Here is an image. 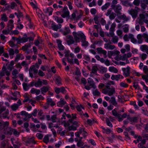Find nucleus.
<instances>
[{"label": "nucleus", "instance_id": "obj_1", "mask_svg": "<svg viewBox=\"0 0 148 148\" xmlns=\"http://www.w3.org/2000/svg\"><path fill=\"white\" fill-rule=\"evenodd\" d=\"M9 122L3 121L0 122V129H3V132L5 134L11 135L12 133L15 136H18L19 135V132L15 129H13L8 127Z\"/></svg>", "mask_w": 148, "mask_h": 148}, {"label": "nucleus", "instance_id": "obj_2", "mask_svg": "<svg viewBox=\"0 0 148 148\" xmlns=\"http://www.w3.org/2000/svg\"><path fill=\"white\" fill-rule=\"evenodd\" d=\"M115 89L113 87L111 88L109 84H107L105 87L102 89V92L109 96L112 95L115 93Z\"/></svg>", "mask_w": 148, "mask_h": 148}, {"label": "nucleus", "instance_id": "obj_3", "mask_svg": "<svg viewBox=\"0 0 148 148\" xmlns=\"http://www.w3.org/2000/svg\"><path fill=\"white\" fill-rule=\"evenodd\" d=\"M79 131L75 133L76 136L78 138H80V139L85 138L87 135L86 132L84 128L81 127L79 129Z\"/></svg>", "mask_w": 148, "mask_h": 148}, {"label": "nucleus", "instance_id": "obj_4", "mask_svg": "<svg viewBox=\"0 0 148 148\" xmlns=\"http://www.w3.org/2000/svg\"><path fill=\"white\" fill-rule=\"evenodd\" d=\"M9 114V111L8 110H6L5 107H2L0 109V118H1L5 119L8 117V115Z\"/></svg>", "mask_w": 148, "mask_h": 148}, {"label": "nucleus", "instance_id": "obj_5", "mask_svg": "<svg viewBox=\"0 0 148 148\" xmlns=\"http://www.w3.org/2000/svg\"><path fill=\"white\" fill-rule=\"evenodd\" d=\"M58 13H60L61 16L63 18H68L69 16V12L66 8L61 10Z\"/></svg>", "mask_w": 148, "mask_h": 148}, {"label": "nucleus", "instance_id": "obj_6", "mask_svg": "<svg viewBox=\"0 0 148 148\" xmlns=\"http://www.w3.org/2000/svg\"><path fill=\"white\" fill-rule=\"evenodd\" d=\"M140 11V8L137 7H135L134 9H132L129 11V14L131 15L132 17L136 18L137 16L138 13Z\"/></svg>", "mask_w": 148, "mask_h": 148}, {"label": "nucleus", "instance_id": "obj_7", "mask_svg": "<svg viewBox=\"0 0 148 148\" xmlns=\"http://www.w3.org/2000/svg\"><path fill=\"white\" fill-rule=\"evenodd\" d=\"M101 128L102 129V132L104 133H106L108 134L111 133L113 138H118L116 135L113 133L112 131L110 129L108 128H105L103 126L101 127Z\"/></svg>", "mask_w": 148, "mask_h": 148}, {"label": "nucleus", "instance_id": "obj_8", "mask_svg": "<svg viewBox=\"0 0 148 148\" xmlns=\"http://www.w3.org/2000/svg\"><path fill=\"white\" fill-rule=\"evenodd\" d=\"M112 9L114 10L115 12L117 15L121 14V10L122 8L121 6L119 4L117 5H114L112 6Z\"/></svg>", "mask_w": 148, "mask_h": 148}, {"label": "nucleus", "instance_id": "obj_9", "mask_svg": "<svg viewBox=\"0 0 148 148\" xmlns=\"http://www.w3.org/2000/svg\"><path fill=\"white\" fill-rule=\"evenodd\" d=\"M34 38L30 36L27 37V35L25 34L24 35V37H21V43H24L26 42L29 40V41H33L34 40Z\"/></svg>", "mask_w": 148, "mask_h": 148}, {"label": "nucleus", "instance_id": "obj_10", "mask_svg": "<svg viewBox=\"0 0 148 148\" xmlns=\"http://www.w3.org/2000/svg\"><path fill=\"white\" fill-rule=\"evenodd\" d=\"M87 80L88 83L89 84V85L91 88L94 89L96 88L97 86L95 84V82L92 78L89 77L88 79Z\"/></svg>", "mask_w": 148, "mask_h": 148}, {"label": "nucleus", "instance_id": "obj_11", "mask_svg": "<svg viewBox=\"0 0 148 148\" xmlns=\"http://www.w3.org/2000/svg\"><path fill=\"white\" fill-rule=\"evenodd\" d=\"M61 26L62 25L61 24H58L56 25L53 21L52 22L51 24V27L53 30L57 31L58 29L61 28Z\"/></svg>", "mask_w": 148, "mask_h": 148}, {"label": "nucleus", "instance_id": "obj_12", "mask_svg": "<svg viewBox=\"0 0 148 148\" xmlns=\"http://www.w3.org/2000/svg\"><path fill=\"white\" fill-rule=\"evenodd\" d=\"M51 88L50 86L47 85L46 86H43L40 88L41 93L42 94L45 95L47 92Z\"/></svg>", "mask_w": 148, "mask_h": 148}, {"label": "nucleus", "instance_id": "obj_13", "mask_svg": "<svg viewBox=\"0 0 148 148\" xmlns=\"http://www.w3.org/2000/svg\"><path fill=\"white\" fill-rule=\"evenodd\" d=\"M123 76L120 74L112 75L111 77V79L112 80L118 81L120 79H123Z\"/></svg>", "mask_w": 148, "mask_h": 148}, {"label": "nucleus", "instance_id": "obj_14", "mask_svg": "<svg viewBox=\"0 0 148 148\" xmlns=\"http://www.w3.org/2000/svg\"><path fill=\"white\" fill-rule=\"evenodd\" d=\"M54 89L55 92L57 94H58L60 92L63 93H64L66 92V90L63 87H61L60 88H59L55 87Z\"/></svg>", "mask_w": 148, "mask_h": 148}, {"label": "nucleus", "instance_id": "obj_15", "mask_svg": "<svg viewBox=\"0 0 148 148\" xmlns=\"http://www.w3.org/2000/svg\"><path fill=\"white\" fill-rule=\"evenodd\" d=\"M17 38L13 36L12 37L11 40L9 42V45L11 47H13L16 45L15 44V41L16 40Z\"/></svg>", "mask_w": 148, "mask_h": 148}, {"label": "nucleus", "instance_id": "obj_16", "mask_svg": "<svg viewBox=\"0 0 148 148\" xmlns=\"http://www.w3.org/2000/svg\"><path fill=\"white\" fill-rule=\"evenodd\" d=\"M122 70L123 72L124 75L125 77H127L130 75V67L129 66L127 67L126 68H122Z\"/></svg>", "mask_w": 148, "mask_h": 148}, {"label": "nucleus", "instance_id": "obj_17", "mask_svg": "<svg viewBox=\"0 0 148 148\" xmlns=\"http://www.w3.org/2000/svg\"><path fill=\"white\" fill-rule=\"evenodd\" d=\"M43 11L45 14H48L49 15H51L52 14L53 9L51 7H49L44 9Z\"/></svg>", "mask_w": 148, "mask_h": 148}, {"label": "nucleus", "instance_id": "obj_18", "mask_svg": "<svg viewBox=\"0 0 148 148\" xmlns=\"http://www.w3.org/2000/svg\"><path fill=\"white\" fill-rule=\"evenodd\" d=\"M8 29L11 30L14 27V21L12 19L10 20L7 24Z\"/></svg>", "mask_w": 148, "mask_h": 148}, {"label": "nucleus", "instance_id": "obj_19", "mask_svg": "<svg viewBox=\"0 0 148 148\" xmlns=\"http://www.w3.org/2000/svg\"><path fill=\"white\" fill-rule=\"evenodd\" d=\"M24 97L25 99L23 101V102H28L29 103H31L32 101V99H30L29 95L27 93H25L24 95Z\"/></svg>", "mask_w": 148, "mask_h": 148}, {"label": "nucleus", "instance_id": "obj_20", "mask_svg": "<svg viewBox=\"0 0 148 148\" xmlns=\"http://www.w3.org/2000/svg\"><path fill=\"white\" fill-rule=\"evenodd\" d=\"M66 102L64 101L63 98H61L60 101H58L57 103V105L59 107H62L66 103Z\"/></svg>", "mask_w": 148, "mask_h": 148}, {"label": "nucleus", "instance_id": "obj_21", "mask_svg": "<svg viewBox=\"0 0 148 148\" xmlns=\"http://www.w3.org/2000/svg\"><path fill=\"white\" fill-rule=\"evenodd\" d=\"M140 49L142 51L145 52L147 54L148 53V46L147 45H141Z\"/></svg>", "mask_w": 148, "mask_h": 148}, {"label": "nucleus", "instance_id": "obj_22", "mask_svg": "<svg viewBox=\"0 0 148 148\" xmlns=\"http://www.w3.org/2000/svg\"><path fill=\"white\" fill-rule=\"evenodd\" d=\"M20 114L21 115L25 116L26 118H30L32 117V114H29L25 111L23 110L20 112Z\"/></svg>", "mask_w": 148, "mask_h": 148}, {"label": "nucleus", "instance_id": "obj_23", "mask_svg": "<svg viewBox=\"0 0 148 148\" xmlns=\"http://www.w3.org/2000/svg\"><path fill=\"white\" fill-rule=\"evenodd\" d=\"M97 50L99 53L102 54L104 56H106L107 52L106 51L103 49L101 47L97 48Z\"/></svg>", "mask_w": 148, "mask_h": 148}, {"label": "nucleus", "instance_id": "obj_24", "mask_svg": "<svg viewBox=\"0 0 148 148\" xmlns=\"http://www.w3.org/2000/svg\"><path fill=\"white\" fill-rule=\"evenodd\" d=\"M112 105L116 107L118 106V103L116 101V98L114 97H112L110 98L109 102Z\"/></svg>", "mask_w": 148, "mask_h": 148}, {"label": "nucleus", "instance_id": "obj_25", "mask_svg": "<svg viewBox=\"0 0 148 148\" xmlns=\"http://www.w3.org/2000/svg\"><path fill=\"white\" fill-rule=\"evenodd\" d=\"M127 119L132 123L136 122L138 120V118L136 117H131L129 115L127 116Z\"/></svg>", "mask_w": 148, "mask_h": 148}, {"label": "nucleus", "instance_id": "obj_26", "mask_svg": "<svg viewBox=\"0 0 148 148\" xmlns=\"http://www.w3.org/2000/svg\"><path fill=\"white\" fill-rule=\"evenodd\" d=\"M104 47L107 49L112 50L114 49L115 47L114 45H111L108 43H106L104 45Z\"/></svg>", "mask_w": 148, "mask_h": 148}, {"label": "nucleus", "instance_id": "obj_27", "mask_svg": "<svg viewBox=\"0 0 148 148\" xmlns=\"http://www.w3.org/2000/svg\"><path fill=\"white\" fill-rule=\"evenodd\" d=\"M30 92L33 94H35L36 95H37L40 94V90L33 88L31 90Z\"/></svg>", "mask_w": 148, "mask_h": 148}, {"label": "nucleus", "instance_id": "obj_28", "mask_svg": "<svg viewBox=\"0 0 148 148\" xmlns=\"http://www.w3.org/2000/svg\"><path fill=\"white\" fill-rule=\"evenodd\" d=\"M130 133L133 136L134 138H138V139H142V136L137 134H135V132L134 131H131L130 132Z\"/></svg>", "mask_w": 148, "mask_h": 148}, {"label": "nucleus", "instance_id": "obj_29", "mask_svg": "<svg viewBox=\"0 0 148 148\" xmlns=\"http://www.w3.org/2000/svg\"><path fill=\"white\" fill-rule=\"evenodd\" d=\"M19 73V71L16 69H14L12 72V75H13L12 78L13 79H16L17 77V75Z\"/></svg>", "mask_w": 148, "mask_h": 148}, {"label": "nucleus", "instance_id": "obj_30", "mask_svg": "<svg viewBox=\"0 0 148 148\" xmlns=\"http://www.w3.org/2000/svg\"><path fill=\"white\" fill-rule=\"evenodd\" d=\"M142 36L141 34H138L137 35V38L138 39L137 43L138 44H141L143 42Z\"/></svg>", "mask_w": 148, "mask_h": 148}, {"label": "nucleus", "instance_id": "obj_31", "mask_svg": "<svg viewBox=\"0 0 148 148\" xmlns=\"http://www.w3.org/2000/svg\"><path fill=\"white\" fill-rule=\"evenodd\" d=\"M57 43L58 44V49L60 50H63L64 49V47L62 44V41L60 40H57Z\"/></svg>", "mask_w": 148, "mask_h": 148}, {"label": "nucleus", "instance_id": "obj_32", "mask_svg": "<svg viewBox=\"0 0 148 148\" xmlns=\"http://www.w3.org/2000/svg\"><path fill=\"white\" fill-rule=\"evenodd\" d=\"M77 36L80 37L81 40H84L86 39V37L84 34L82 32H79L77 33Z\"/></svg>", "mask_w": 148, "mask_h": 148}, {"label": "nucleus", "instance_id": "obj_33", "mask_svg": "<svg viewBox=\"0 0 148 148\" xmlns=\"http://www.w3.org/2000/svg\"><path fill=\"white\" fill-rule=\"evenodd\" d=\"M109 71L112 72L117 73L118 72V70L114 66H110L108 69Z\"/></svg>", "mask_w": 148, "mask_h": 148}, {"label": "nucleus", "instance_id": "obj_34", "mask_svg": "<svg viewBox=\"0 0 148 148\" xmlns=\"http://www.w3.org/2000/svg\"><path fill=\"white\" fill-rule=\"evenodd\" d=\"M61 81V79L60 77H58L56 78L55 82L58 86H60L62 85Z\"/></svg>", "mask_w": 148, "mask_h": 148}, {"label": "nucleus", "instance_id": "obj_35", "mask_svg": "<svg viewBox=\"0 0 148 148\" xmlns=\"http://www.w3.org/2000/svg\"><path fill=\"white\" fill-rule=\"evenodd\" d=\"M70 30L69 27H65L64 30L62 31V33L64 35H65L69 34Z\"/></svg>", "mask_w": 148, "mask_h": 148}, {"label": "nucleus", "instance_id": "obj_36", "mask_svg": "<svg viewBox=\"0 0 148 148\" xmlns=\"http://www.w3.org/2000/svg\"><path fill=\"white\" fill-rule=\"evenodd\" d=\"M22 85L23 89L25 91L28 90L30 87V85H29V84L26 83H23L22 84Z\"/></svg>", "mask_w": 148, "mask_h": 148}, {"label": "nucleus", "instance_id": "obj_37", "mask_svg": "<svg viewBox=\"0 0 148 148\" xmlns=\"http://www.w3.org/2000/svg\"><path fill=\"white\" fill-rule=\"evenodd\" d=\"M112 42L114 44H117L119 40L118 37L117 36H114L112 37Z\"/></svg>", "mask_w": 148, "mask_h": 148}, {"label": "nucleus", "instance_id": "obj_38", "mask_svg": "<svg viewBox=\"0 0 148 148\" xmlns=\"http://www.w3.org/2000/svg\"><path fill=\"white\" fill-rule=\"evenodd\" d=\"M110 5V3L109 2L106 3L104 5H103L101 7V9L102 11L106 10L109 7Z\"/></svg>", "mask_w": 148, "mask_h": 148}, {"label": "nucleus", "instance_id": "obj_39", "mask_svg": "<svg viewBox=\"0 0 148 148\" xmlns=\"http://www.w3.org/2000/svg\"><path fill=\"white\" fill-rule=\"evenodd\" d=\"M130 36L131 42L133 43L136 44L137 42L136 40L134 38V35L132 34H130Z\"/></svg>", "mask_w": 148, "mask_h": 148}, {"label": "nucleus", "instance_id": "obj_40", "mask_svg": "<svg viewBox=\"0 0 148 148\" xmlns=\"http://www.w3.org/2000/svg\"><path fill=\"white\" fill-rule=\"evenodd\" d=\"M1 20L4 22L7 21L8 18L5 13H4L1 15Z\"/></svg>", "mask_w": 148, "mask_h": 148}, {"label": "nucleus", "instance_id": "obj_41", "mask_svg": "<svg viewBox=\"0 0 148 148\" xmlns=\"http://www.w3.org/2000/svg\"><path fill=\"white\" fill-rule=\"evenodd\" d=\"M76 108L77 110L79 112L80 114H83V111H82V109H84V108L81 105L77 106Z\"/></svg>", "mask_w": 148, "mask_h": 148}, {"label": "nucleus", "instance_id": "obj_42", "mask_svg": "<svg viewBox=\"0 0 148 148\" xmlns=\"http://www.w3.org/2000/svg\"><path fill=\"white\" fill-rule=\"evenodd\" d=\"M98 70V68L96 66H93L92 69V73L93 74L98 76L99 75L97 74V71Z\"/></svg>", "mask_w": 148, "mask_h": 148}, {"label": "nucleus", "instance_id": "obj_43", "mask_svg": "<svg viewBox=\"0 0 148 148\" xmlns=\"http://www.w3.org/2000/svg\"><path fill=\"white\" fill-rule=\"evenodd\" d=\"M35 86L36 87H40L42 86L41 81L39 79L38 81L35 83Z\"/></svg>", "mask_w": 148, "mask_h": 148}, {"label": "nucleus", "instance_id": "obj_44", "mask_svg": "<svg viewBox=\"0 0 148 148\" xmlns=\"http://www.w3.org/2000/svg\"><path fill=\"white\" fill-rule=\"evenodd\" d=\"M92 94L94 96H100L101 93L97 89H96L93 91Z\"/></svg>", "mask_w": 148, "mask_h": 148}, {"label": "nucleus", "instance_id": "obj_45", "mask_svg": "<svg viewBox=\"0 0 148 148\" xmlns=\"http://www.w3.org/2000/svg\"><path fill=\"white\" fill-rule=\"evenodd\" d=\"M47 103L49 105L51 106H53L55 105V103L51 99H48L47 101Z\"/></svg>", "mask_w": 148, "mask_h": 148}, {"label": "nucleus", "instance_id": "obj_46", "mask_svg": "<svg viewBox=\"0 0 148 148\" xmlns=\"http://www.w3.org/2000/svg\"><path fill=\"white\" fill-rule=\"evenodd\" d=\"M56 141V139H43V141L46 144L51 143Z\"/></svg>", "mask_w": 148, "mask_h": 148}, {"label": "nucleus", "instance_id": "obj_47", "mask_svg": "<svg viewBox=\"0 0 148 148\" xmlns=\"http://www.w3.org/2000/svg\"><path fill=\"white\" fill-rule=\"evenodd\" d=\"M119 17L121 19H123L125 21H127L129 20L128 18L124 14L120 16Z\"/></svg>", "mask_w": 148, "mask_h": 148}, {"label": "nucleus", "instance_id": "obj_48", "mask_svg": "<svg viewBox=\"0 0 148 148\" xmlns=\"http://www.w3.org/2000/svg\"><path fill=\"white\" fill-rule=\"evenodd\" d=\"M81 42L82 46L86 47L88 46V43L87 41H86V39L84 40H82Z\"/></svg>", "mask_w": 148, "mask_h": 148}, {"label": "nucleus", "instance_id": "obj_49", "mask_svg": "<svg viewBox=\"0 0 148 148\" xmlns=\"http://www.w3.org/2000/svg\"><path fill=\"white\" fill-rule=\"evenodd\" d=\"M140 141H141V143H139L138 145V146L140 148L145 143V139H140Z\"/></svg>", "mask_w": 148, "mask_h": 148}, {"label": "nucleus", "instance_id": "obj_50", "mask_svg": "<svg viewBox=\"0 0 148 148\" xmlns=\"http://www.w3.org/2000/svg\"><path fill=\"white\" fill-rule=\"evenodd\" d=\"M19 106L17 103H14L11 106L12 109L13 111L16 110L18 108Z\"/></svg>", "mask_w": 148, "mask_h": 148}, {"label": "nucleus", "instance_id": "obj_51", "mask_svg": "<svg viewBox=\"0 0 148 148\" xmlns=\"http://www.w3.org/2000/svg\"><path fill=\"white\" fill-rule=\"evenodd\" d=\"M116 26V23H113L111 25V27L110 29V31L114 32Z\"/></svg>", "mask_w": 148, "mask_h": 148}, {"label": "nucleus", "instance_id": "obj_52", "mask_svg": "<svg viewBox=\"0 0 148 148\" xmlns=\"http://www.w3.org/2000/svg\"><path fill=\"white\" fill-rule=\"evenodd\" d=\"M9 55L10 56V58H13L12 56L14 54V50L13 49H10L8 50Z\"/></svg>", "mask_w": 148, "mask_h": 148}, {"label": "nucleus", "instance_id": "obj_53", "mask_svg": "<svg viewBox=\"0 0 148 148\" xmlns=\"http://www.w3.org/2000/svg\"><path fill=\"white\" fill-rule=\"evenodd\" d=\"M55 20L59 23H62L63 22V20L61 18H59L57 16H56L55 18Z\"/></svg>", "mask_w": 148, "mask_h": 148}, {"label": "nucleus", "instance_id": "obj_54", "mask_svg": "<svg viewBox=\"0 0 148 148\" xmlns=\"http://www.w3.org/2000/svg\"><path fill=\"white\" fill-rule=\"evenodd\" d=\"M147 57V55L145 53H143L140 56V58L142 60H144Z\"/></svg>", "mask_w": 148, "mask_h": 148}, {"label": "nucleus", "instance_id": "obj_55", "mask_svg": "<svg viewBox=\"0 0 148 148\" xmlns=\"http://www.w3.org/2000/svg\"><path fill=\"white\" fill-rule=\"evenodd\" d=\"M123 30L124 32L127 33L128 32L129 27L128 25H125L123 26Z\"/></svg>", "mask_w": 148, "mask_h": 148}, {"label": "nucleus", "instance_id": "obj_56", "mask_svg": "<svg viewBox=\"0 0 148 148\" xmlns=\"http://www.w3.org/2000/svg\"><path fill=\"white\" fill-rule=\"evenodd\" d=\"M74 42V41L73 40V39L71 36V38L68 40L67 41V43L69 45H71L73 44Z\"/></svg>", "mask_w": 148, "mask_h": 148}, {"label": "nucleus", "instance_id": "obj_57", "mask_svg": "<svg viewBox=\"0 0 148 148\" xmlns=\"http://www.w3.org/2000/svg\"><path fill=\"white\" fill-rule=\"evenodd\" d=\"M123 38L125 41H129L130 40V34H129L128 35L127 34H125L123 37Z\"/></svg>", "mask_w": 148, "mask_h": 148}, {"label": "nucleus", "instance_id": "obj_58", "mask_svg": "<svg viewBox=\"0 0 148 148\" xmlns=\"http://www.w3.org/2000/svg\"><path fill=\"white\" fill-rule=\"evenodd\" d=\"M116 16V14L114 13H112L109 16V18L110 20H112L114 19Z\"/></svg>", "mask_w": 148, "mask_h": 148}, {"label": "nucleus", "instance_id": "obj_59", "mask_svg": "<svg viewBox=\"0 0 148 148\" xmlns=\"http://www.w3.org/2000/svg\"><path fill=\"white\" fill-rule=\"evenodd\" d=\"M106 122L107 125L110 127H113V125L110 122V121L109 120L108 118H107L106 119Z\"/></svg>", "mask_w": 148, "mask_h": 148}, {"label": "nucleus", "instance_id": "obj_60", "mask_svg": "<svg viewBox=\"0 0 148 148\" xmlns=\"http://www.w3.org/2000/svg\"><path fill=\"white\" fill-rule=\"evenodd\" d=\"M96 2L95 1L93 0V1L89 3V6L90 7H92L96 5Z\"/></svg>", "mask_w": 148, "mask_h": 148}, {"label": "nucleus", "instance_id": "obj_61", "mask_svg": "<svg viewBox=\"0 0 148 148\" xmlns=\"http://www.w3.org/2000/svg\"><path fill=\"white\" fill-rule=\"evenodd\" d=\"M31 70H32L34 74H36L38 73V70L35 68V66L34 65H33L31 66L30 68Z\"/></svg>", "mask_w": 148, "mask_h": 148}, {"label": "nucleus", "instance_id": "obj_62", "mask_svg": "<svg viewBox=\"0 0 148 148\" xmlns=\"http://www.w3.org/2000/svg\"><path fill=\"white\" fill-rule=\"evenodd\" d=\"M2 145L3 147H7L8 148H13V147H8V142L6 141H5L2 143Z\"/></svg>", "mask_w": 148, "mask_h": 148}, {"label": "nucleus", "instance_id": "obj_63", "mask_svg": "<svg viewBox=\"0 0 148 148\" xmlns=\"http://www.w3.org/2000/svg\"><path fill=\"white\" fill-rule=\"evenodd\" d=\"M143 71L145 74H148V68L147 66L145 65L144 66Z\"/></svg>", "mask_w": 148, "mask_h": 148}, {"label": "nucleus", "instance_id": "obj_64", "mask_svg": "<svg viewBox=\"0 0 148 148\" xmlns=\"http://www.w3.org/2000/svg\"><path fill=\"white\" fill-rule=\"evenodd\" d=\"M143 36L145 39V41L148 43V34L146 33L143 34Z\"/></svg>", "mask_w": 148, "mask_h": 148}]
</instances>
